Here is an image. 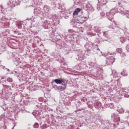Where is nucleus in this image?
<instances>
[{"label": "nucleus", "mask_w": 129, "mask_h": 129, "mask_svg": "<svg viewBox=\"0 0 129 129\" xmlns=\"http://www.w3.org/2000/svg\"><path fill=\"white\" fill-rule=\"evenodd\" d=\"M81 9L80 8H77L73 13V16H76L78 15L79 13H80Z\"/></svg>", "instance_id": "f257e3e1"}, {"label": "nucleus", "mask_w": 129, "mask_h": 129, "mask_svg": "<svg viewBox=\"0 0 129 129\" xmlns=\"http://www.w3.org/2000/svg\"><path fill=\"white\" fill-rule=\"evenodd\" d=\"M54 82H55L56 84H61V83H62V80L58 79H55Z\"/></svg>", "instance_id": "f03ea898"}, {"label": "nucleus", "mask_w": 129, "mask_h": 129, "mask_svg": "<svg viewBox=\"0 0 129 129\" xmlns=\"http://www.w3.org/2000/svg\"><path fill=\"white\" fill-rule=\"evenodd\" d=\"M116 52H117V53H121V52H122V49L121 48H117Z\"/></svg>", "instance_id": "7ed1b4c3"}, {"label": "nucleus", "mask_w": 129, "mask_h": 129, "mask_svg": "<svg viewBox=\"0 0 129 129\" xmlns=\"http://www.w3.org/2000/svg\"><path fill=\"white\" fill-rule=\"evenodd\" d=\"M38 126H39V125H38V124L35 123V124H34V127H38Z\"/></svg>", "instance_id": "20e7f679"}, {"label": "nucleus", "mask_w": 129, "mask_h": 129, "mask_svg": "<svg viewBox=\"0 0 129 129\" xmlns=\"http://www.w3.org/2000/svg\"><path fill=\"white\" fill-rule=\"evenodd\" d=\"M128 40H129V36H128Z\"/></svg>", "instance_id": "39448f33"}, {"label": "nucleus", "mask_w": 129, "mask_h": 129, "mask_svg": "<svg viewBox=\"0 0 129 129\" xmlns=\"http://www.w3.org/2000/svg\"><path fill=\"white\" fill-rule=\"evenodd\" d=\"M121 39H123V38H121Z\"/></svg>", "instance_id": "423d86ee"}]
</instances>
